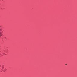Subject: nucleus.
I'll return each mask as SVG.
<instances>
[{
  "label": "nucleus",
  "instance_id": "obj_1",
  "mask_svg": "<svg viewBox=\"0 0 77 77\" xmlns=\"http://www.w3.org/2000/svg\"><path fill=\"white\" fill-rule=\"evenodd\" d=\"M6 70H7V69H5V70H4V72H5V71H6Z\"/></svg>",
  "mask_w": 77,
  "mask_h": 77
}]
</instances>
